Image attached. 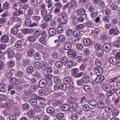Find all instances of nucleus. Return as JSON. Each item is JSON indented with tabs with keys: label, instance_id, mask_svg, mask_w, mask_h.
I'll return each instance as SVG.
<instances>
[{
	"label": "nucleus",
	"instance_id": "nucleus-1",
	"mask_svg": "<svg viewBox=\"0 0 120 120\" xmlns=\"http://www.w3.org/2000/svg\"><path fill=\"white\" fill-rule=\"evenodd\" d=\"M71 75L73 76L76 78L79 77L81 76L83 73L80 72L79 73V70L76 68L72 69L71 70Z\"/></svg>",
	"mask_w": 120,
	"mask_h": 120
},
{
	"label": "nucleus",
	"instance_id": "nucleus-2",
	"mask_svg": "<svg viewBox=\"0 0 120 120\" xmlns=\"http://www.w3.org/2000/svg\"><path fill=\"white\" fill-rule=\"evenodd\" d=\"M94 73L95 75H99L101 74L103 72V69L101 67H96L93 70Z\"/></svg>",
	"mask_w": 120,
	"mask_h": 120
},
{
	"label": "nucleus",
	"instance_id": "nucleus-3",
	"mask_svg": "<svg viewBox=\"0 0 120 120\" xmlns=\"http://www.w3.org/2000/svg\"><path fill=\"white\" fill-rule=\"evenodd\" d=\"M76 3L75 0H72L68 2L65 6V7L68 8H70L72 7H75L76 5Z\"/></svg>",
	"mask_w": 120,
	"mask_h": 120
},
{
	"label": "nucleus",
	"instance_id": "nucleus-4",
	"mask_svg": "<svg viewBox=\"0 0 120 120\" xmlns=\"http://www.w3.org/2000/svg\"><path fill=\"white\" fill-rule=\"evenodd\" d=\"M82 55V53L77 54H75L74 58L76 62L79 63H80L82 61L83 58Z\"/></svg>",
	"mask_w": 120,
	"mask_h": 120
},
{
	"label": "nucleus",
	"instance_id": "nucleus-5",
	"mask_svg": "<svg viewBox=\"0 0 120 120\" xmlns=\"http://www.w3.org/2000/svg\"><path fill=\"white\" fill-rule=\"evenodd\" d=\"M119 31L117 28H111L109 30V33L111 34H113L115 35H117L119 33Z\"/></svg>",
	"mask_w": 120,
	"mask_h": 120
},
{
	"label": "nucleus",
	"instance_id": "nucleus-6",
	"mask_svg": "<svg viewBox=\"0 0 120 120\" xmlns=\"http://www.w3.org/2000/svg\"><path fill=\"white\" fill-rule=\"evenodd\" d=\"M104 79V77L103 76L99 75L95 78V82L96 83H98L101 82Z\"/></svg>",
	"mask_w": 120,
	"mask_h": 120
},
{
	"label": "nucleus",
	"instance_id": "nucleus-7",
	"mask_svg": "<svg viewBox=\"0 0 120 120\" xmlns=\"http://www.w3.org/2000/svg\"><path fill=\"white\" fill-rule=\"evenodd\" d=\"M82 79L85 83L88 82L90 80L89 76L86 75H83L82 77Z\"/></svg>",
	"mask_w": 120,
	"mask_h": 120
},
{
	"label": "nucleus",
	"instance_id": "nucleus-8",
	"mask_svg": "<svg viewBox=\"0 0 120 120\" xmlns=\"http://www.w3.org/2000/svg\"><path fill=\"white\" fill-rule=\"evenodd\" d=\"M64 47L65 49H69L71 47V44L69 41L65 42L64 44Z\"/></svg>",
	"mask_w": 120,
	"mask_h": 120
},
{
	"label": "nucleus",
	"instance_id": "nucleus-9",
	"mask_svg": "<svg viewBox=\"0 0 120 120\" xmlns=\"http://www.w3.org/2000/svg\"><path fill=\"white\" fill-rule=\"evenodd\" d=\"M103 49L105 52L109 51L111 49V45L109 43H106L103 45Z\"/></svg>",
	"mask_w": 120,
	"mask_h": 120
},
{
	"label": "nucleus",
	"instance_id": "nucleus-10",
	"mask_svg": "<svg viewBox=\"0 0 120 120\" xmlns=\"http://www.w3.org/2000/svg\"><path fill=\"white\" fill-rule=\"evenodd\" d=\"M56 33V30L52 28H50L48 31L49 35L51 36H52L55 35Z\"/></svg>",
	"mask_w": 120,
	"mask_h": 120
},
{
	"label": "nucleus",
	"instance_id": "nucleus-11",
	"mask_svg": "<svg viewBox=\"0 0 120 120\" xmlns=\"http://www.w3.org/2000/svg\"><path fill=\"white\" fill-rule=\"evenodd\" d=\"M70 106L68 104H66L63 105L61 107L62 110L64 111H67L70 110Z\"/></svg>",
	"mask_w": 120,
	"mask_h": 120
},
{
	"label": "nucleus",
	"instance_id": "nucleus-12",
	"mask_svg": "<svg viewBox=\"0 0 120 120\" xmlns=\"http://www.w3.org/2000/svg\"><path fill=\"white\" fill-rule=\"evenodd\" d=\"M13 7L15 10H19L21 8V4L20 2L15 3L13 5Z\"/></svg>",
	"mask_w": 120,
	"mask_h": 120
},
{
	"label": "nucleus",
	"instance_id": "nucleus-13",
	"mask_svg": "<svg viewBox=\"0 0 120 120\" xmlns=\"http://www.w3.org/2000/svg\"><path fill=\"white\" fill-rule=\"evenodd\" d=\"M78 104L76 103H73L72 105V106L70 109V111L72 112H73L75 110L77 111V108Z\"/></svg>",
	"mask_w": 120,
	"mask_h": 120
},
{
	"label": "nucleus",
	"instance_id": "nucleus-14",
	"mask_svg": "<svg viewBox=\"0 0 120 120\" xmlns=\"http://www.w3.org/2000/svg\"><path fill=\"white\" fill-rule=\"evenodd\" d=\"M46 81L44 79H41L39 82V85L41 88L44 87L46 84Z\"/></svg>",
	"mask_w": 120,
	"mask_h": 120
},
{
	"label": "nucleus",
	"instance_id": "nucleus-15",
	"mask_svg": "<svg viewBox=\"0 0 120 120\" xmlns=\"http://www.w3.org/2000/svg\"><path fill=\"white\" fill-rule=\"evenodd\" d=\"M9 40V37L6 35H4L2 36L0 38L1 41L3 42H7Z\"/></svg>",
	"mask_w": 120,
	"mask_h": 120
},
{
	"label": "nucleus",
	"instance_id": "nucleus-16",
	"mask_svg": "<svg viewBox=\"0 0 120 120\" xmlns=\"http://www.w3.org/2000/svg\"><path fill=\"white\" fill-rule=\"evenodd\" d=\"M88 103L93 107H95L97 105V102L95 100H90L89 101Z\"/></svg>",
	"mask_w": 120,
	"mask_h": 120
},
{
	"label": "nucleus",
	"instance_id": "nucleus-17",
	"mask_svg": "<svg viewBox=\"0 0 120 120\" xmlns=\"http://www.w3.org/2000/svg\"><path fill=\"white\" fill-rule=\"evenodd\" d=\"M113 108V107L111 105H109L105 107V110L106 112L110 113L112 111Z\"/></svg>",
	"mask_w": 120,
	"mask_h": 120
},
{
	"label": "nucleus",
	"instance_id": "nucleus-18",
	"mask_svg": "<svg viewBox=\"0 0 120 120\" xmlns=\"http://www.w3.org/2000/svg\"><path fill=\"white\" fill-rule=\"evenodd\" d=\"M34 111L33 109H31L27 112V115L30 118H32L34 117Z\"/></svg>",
	"mask_w": 120,
	"mask_h": 120
},
{
	"label": "nucleus",
	"instance_id": "nucleus-19",
	"mask_svg": "<svg viewBox=\"0 0 120 120\" xmlns=\"http://www.w3.org/2000/svg\"><path fill=\"white\" fill-rule=\"evenodd\" d=\"M24 32L26 34H31L34 31V29L31 28V29H25L23 30Z\"/></svg>",
	"mask_w": 120,
	"mask_h": 120
},
{
	"label": "nucleus",
	"instance_id": "nucleus-20",
	"mask_svg": "<svg viewBox=\"0 0 120 120\" xmlns=\"http://www.w3.org/2000/svg\"><path fill=\"white\" fill-rule=\"evenodd\" d=\"M22 41L21 40L17 41L15 43V46L17 48H20L22 45Z\"/></svg>",
	"mask_w": 120,
	"mask_h": 120
},
{
	"label": "nucleus",
	"instance_id": "nucleus-21",
	"mask_svg": "<svg viewBox=\"0 0 120 120\" xmlns=\"http://www.w3.org/2000/svg\"><path fill=\"white\" fill-rule=\"evenodd\" d=\"M13 71L10 70H8L7 71L5 75L8 78H11L13 75Z\"/></svg>",
	"mask_w": 120,
	"mask_h": 120
},
{
	"label": "nucleus",
	"instance_id": "nucleus-22",
	"mask_svg": "<svg viewBox=\"0 0 120 120\" xmlns=\"http://www.w3.org/2000/svg\"><path fill=\"white\" fill-rule=\"evenodd\" d=\"M71 78L69 77H65L63 79V81L64 83L68 84L71 82Z\"/></svg>",
	"mask_w": 120,
	"mask_h": 120
},
{
	"label": "nucleus",
	"instance_id": "nucleus-23",
	"mask_svg": "<svg viewBox=\"0 0 120 120\" xmlns=\"http://www.w3.org/2000/svg\"><path fill=\"white\" fill-rule=\"evenodd\" d=\"M83 88L84 90L86 92L90 91L91 89L90 86L88 85H86L84 86Z\"/></svg>",
	"mask_w": 120,
	"mask_h": 120
},
{
	"label": "nucleus",
	"instance_id": "nucleus-24",
	"mask_svg": "<svg viewBox=\"0 0 120 120\" xmlns=\"http://www.w3.org/2000/svg\"><path fill=\"white\" fill-rule=\"evenodd\" d=\"M109 61L110 64L114 65L116 62H117V60L115 57H112L109 58Z\"/></svg>",
	"mask_w": 120,
	"mask_h": 120
},
{
	"label": "nucleus",
	"instance_id": "nucleus-25",
	"mask_svg": "<svg viewBox=\"0 0 120 120\" xmlns=\"http://www.w3.org/2000/svg\"><path fill=\"white\" fill-rule=\"evenodd\" d=\"M83 43L86 46H88L90 44V41L89 39L86 38L83 40Z\"/></svg>",
	"mask_w": 120,
	"mask_h": 120
},
{
	"label": "nucleus",
	"instance_id": "nucleus-26",
	"mask_svg": "<svg viewBox=\"0 0 120 120\" xmlns=\"http://www.w3.org/2000/svg\"><path fill=\"white\" fill-rule=\"evenodd\" d=\"M84 46L81 43L77 44L76 45V49L79 51H81L83 49Z\"/></svg>",
	"mask_w": 120,
	"mask_h": 120
},
{
	"label": "nucleus",
	"instance_id": "nucleus-27",
	"mask_svg": "<svg viewBox=\"0 0 120 120\" xmlns=\"http://www.w3.org/2000/svg\"><path fill=\"white\" fill-rule=\"evenodd\" d=\"M67 84L65 83H62L60 84V87L62 90L65 91L68 88V86Z\"/></svg>",
	"mask_w": 120,
	"mask_h": 120
},
{
	"label": "nucleus",
	"instance_id": "nucleus-28",
	"mask_svg": "<svg viewBox=\"0 0 120 120\" xmlns=\"http://www.w3.org/2000/svg\"><path fill=\"white\" fill-rule=\"evenodd\" d=\"M66 64L68 67L69 68H71L73 66V61L71 60H68L66 62Z\"/></svg>",
	"mask_w": 120,
	"mask_h": 120
},
{
	"label": "nucleus",
	"instance_id": "nucleus-29",
	"mask_svg": "<svg viewBox=\"0 0 120 120\" xmlns=\"http://www.w3.org/2000/svg\"><path fill=\"white\" fill-rule=\"evenodd\" d=\"M59 88V86L56 84L54 85L53 86L51 87L50 89L51 91H54L58 90Z\"/></svg>",
	"mask_w": 120,
	"mask_h": 120
},
{
	"label": "nucleus",
	"instance_id": "nucleus-30",
	"mask_svg": "<svg viewBox=\"0 0 120 120\" xmlns=\"http://www.w3.org/2000/svg\"><path fill=\"white\" fill-rule=\"evenodd\" d=\"M48 67V64L47 62L44 63L41 65V69L43 71H45L47 69Z\"/></svg>",
	"mask_w": 120,
	"mask_h": 120
},
{
	"label": "nucleus",
	"instance_id": "nucleus-31",
	"mask_svg": "<svg viewBox=\"0 0 120 120\" xmlns=\"http://www.w3.org/2000/svg\"><path fill=\"white\" fill-rule=\"evenodd\" d=\"M116 91L115 89L113 88L111 90L107 92L106 93L107 95L109 97L112 95Z\"/></svg>",
	"mask_w": 120,
	"mask_h": 120
},
{
	"label": "nucleus",
	"instance_id": "nucleus-32",
	"mask_svg": "<svg viewBox=\"0 0 120 120\" xmlns=\"http://www.w3.org/2000/svg\"><path fill=\"white\" fill-rule=\"evenodd\" d=\"M46 111L49 113H52L54 111V108L51 106L48 107L46 108Z\"/></svg>",
	"mask_w": 120,
	"mask_h": 120
},
{
	"label": "nucleus",
	"instance_id": "nucleus-33",
	"mask_svg": "<svg viewBox=\"0 0 120 120\" xmlns=\"http://www.w3.org/2000/svg\"><path fill=\"white\" fill-rule=\"evenodd\" d=\"M103 88L105 91H108L110 90L112 87L110 85L107 84L104 85Z\"/></svg>",
	"mask_w": 120,
	"mask_h": 120
},
{
	"label": "nucleus",
	"instance_id": "nucleus-34",
	"mask_svg": "<svg viewBox=\"0 0 120 120\" xmlns=\"http://www.w3.org/2000/svg\"><path fill=\"white\" fill-rule=\"evenodd\" d=\"M6 91V87L5 85L3 84H0V91L5 92Z\"/></svg>",
	"mask_w": 120,
	"mask_h": 120
},
{
	"label": "nucleus",
	"instance_id": "nucleus-35",
	"mask_svg": "<svg viewBox=\"0 0 120 120\" xmlns=\"http://www.w3.org/2000/svg\"><path fill=\"white\" fill-rule=\"evenodd\" d=\"M96 53L97 56H101L103 54V51L101 49H97L96 51Z\"/></svg>",
	"mask_w": 120,
	"mask_h": 120
},
{
	"label": "nucleus",
	"instance_id": "nucleus-36",
	"mask_svg": "<svg viewBox=\"0 0 120 120\" xmlns=\"http://www.w3.org/2000/svg\"><path fill=\"white\" fill-rule=\"evenodd\" d=\"M78 14L79 15H84L86 13V11L84 9L78 10L77 11Z\"/></svg>",
	"mask_w": 120,
	"mask_h": 120
},
{
	"label": "nucleus",
	"instance_id": "nucleus-37",
	"mask_svg": "<svg viewBox=\"0 0 120 120\" xmlns=\"http://www.w3.org/2000/svg\"><path fill=\"white\" fill-rule=\"evenodd\" d=\"M90 51L89 49L87 48H84L83 50V55L87 56L89 53Z\"/></svg>",
	"mask_w": 120,
	"mask_h": 120
},
{
	"label": "nucleus",
	"instance_id": "nucleus-38",
	"mask_svg": "<svg viewBox=\"0 0 120 120\" xmlns=\"http://www.w3.org/2000/svg\"><path fill=\"white\" fill-rule=\"evenodd\" d=\"M95 64L98 67H101L102 64V62L101 60L98 59H96L95 60Z\"/></svg>",
	"mask_w": 120,
	"mask_h": 120
},
{
	"label": "nucleus",
	"instance_id": "nucleus-39",
	"mask_svg": "<svg viewBox=\"0 0 120 120\" xmlns=\"http://www.w3.org/2000/svg\"><path fill=\"white\" fill-rule=\"evenodd\" d=\"M27 39L30 42H34L36 40V37L33 36H29L27 38Z\"/></svg>",
	"mask_w": 120,
	"mask_h": 120
},
{
	"label": "nucleus",
	"instance_id": "nucleus-40",
	"mask_svg": "<svg viewBox=\"0 0 120 120\" xmlns=\"http://www.w3.org/2000/svg\"><path fill=\"white\" fill-rule=\"evenodd\" d=\"M97 105L98 107L100 108H103L105 105L104 102L101 101H98L97 102Z\"/></svg>",
	"mask_w": 120,
	"mask_h": 120
},
{
	"label": "nucleus",
	"instance_id": "nucleus-41",
	"mask_svg": "<svg viewBox=\"0 0 120 120\" xmlns=\"http://www.w3.org/2000/svg\"><path fill=\"white\" fill-rule=\"evenodd\" d=\"M46 91L44 90L41 89L38 90V94L41 96L45 95V94Z\"/></svg>",
	"mask_w": 120,
	"mask_h": 120
},
{
	"label": "nucleus",
	"instance_id": "nucleus-42",
	"mask_svg": "<svg viewBox=\"0 0 120 120\" xmlns=\"http://www.w3.org/2000/svg\"><path fill=\"white\" fill-rule=\"evenodd\" d=\"M63 63L60 61H57L55 63L56 67L58 68H60L63 65Z\"/></svg>",
	"mask_w": 120,
	"mask_h": 120
},
{
	"label": "nucleus",
	"instance_id": "nucleus-43",
	"mask_svg": "<svg viewBox=\"0 0 120 120\" xmlns=\"http://www.w3.org/2000/svg\"><path fill=\"white\" fill-rule=\"evenodd\" d=\"M18 31V29L16 27H15L11 29V33L13 34H16L17 33Z\"/></svg>",
	"mask_w": 120,
	"mask_h": 120
},
{
	"label": "nucleus",
	"instance_id": "nucleus-44",
	"mask_svg": "<svg viewBox=\"0 0 120 120\" xmlns=\"http://www.w3.org/2000/svg\"><path fill=\"white\" fill-rule=\"evenodd\" d=\"M34 53V50L32 49H29L27 52V55L29 56H32Z\"/></svg>",
	"mask_w": 120,
	"mask_h": 120
},
{
	"label": "nucleus",
	"instance_id": "nucleus-45",
	"mask_svg": "<svg viewBox=\"0 0 120 120\" xmlns=\"http://www.w3.org/2000/svg\"><path fill=\"white\" fill-rule=\"evenodd\" d=\"M58 38L60 42H64L65 40L64 36L62 34L60 35L58 37Z\"/></svg>",
	"mask_w": 120,
	"mask_h": 120
},
{
	"label": "nucleus",
	"instance_id": "nucleus-46",
	"mask_svg": "<svg viewBox=\"0 0 120 120\" xmlns=\"http://www.w3.org/2000/svg\"><path fill=\"white\" fill-rule=\"evenodd\" d=\"M51 15H45L43 18L44 20L46 21H48L52 19Z\"/></svg>",
	"mask_w": 120,
	"mask_h": 120
},
{
	"label": "nucleus",
	"instance_id": "nucleus-47",
	"mask_svg": "<svg viewBox=\"0 0 120 120\" xmlns=\"http://www.w3.org/2000/svg\"><path fill=\"white\" fill-rule=\"evenodd\" d=\"M83 110L85 111H89L90 109V107L88 105L85 104L83 106Z\"/></svg>",
	"mask_w": 120,
	"mask_h": 120
},
{
	"label": "nucleus",
	"instance_id": "nucleus-48",
	"mask_svg": "<svg viewBox=\"0 0 120 120\" xmlns=\"http://www.w3.org/2000/svg\"><path fill=\"white\" fill-rule=\"evenodd\" d=\"M73 34L75 37H77L80 35V33L79 31L76 30L74 31Z\"/></svg>",
	"mask_w": 120,
	"mask_h": 120
},
{
	"label": "nucleus",
	"instance_id": "nucleus-49",
	"mask_svg": "<svg viewBox=\"0 0 120 120\" xmlns=\"http://www.w3.org/2000/svg\"><path fill=\"white\" fill-rule=\"evenodd\" d=\"M31 97L33 99H35L37 98V99H39V100L41 99V97L37 96L35 94L31 93Z\"/></svg>",
	"mask_w": 120,
	"mask_h": 120
},
{
	"label": "nucleus",
	"instance_id": "nucleus-50",
	"mask_svg": "<svg viewBox=\"0 0 120 120\" xmlns=\"http://www.w3.org/2000/svg\"><path fill=\"white\" fill-rule=\"evenodd\" d=\"M30 104L32 105H35L37 104V101L35 99H31L30 101Z\"/></svg>",
	"mask_w": 120,
	"mask_h": 120
},
{
	"label": "nucleus",
	"instance_id": "nucleus-51",
	"mask_svg": "<svg viewBox=\"0 0 120 120\" xmlns=\"http://www.w3.org/2000/svg\"><path fill=\"white\" fill-rule=\"evenodd\" d=\"M63 30V28L62 26H59L57 28V31L58 33H62Z\"/></svg>",
	"mask_w": 120,
	"mask_h": 120
},
{
	"label": "nucleus",
	"instance_id": "nucleus-52",
	"mask_svg": "<svg viewBox=\"0 0 120 120\" xmlns=\"http://www.w3.org/2000/svg\"><path fill=\"white\" fill-rule=\"evenodd\" d=\"M2 106L4 108L8 109L10 107V104L9 102H6L3 104Z\"/></svg>",
	"mask_w": 120,
	"mask_h": 120
},
{
	"label": "nucleus",
	"instance_id": "nucleus-53",
	"mask_svg": "<svg viewBox=\"0 0 120 120\" xmlns=\"http://www.w3.org/2000/svg\"><path fill=\"white\" fill-rule=\"evenodd\" d=\"M41 117L44 120H48L49 118V117L45 113H42L40 114Z\"/></svg>",
	"mask_w": 120,
	"mask_h": 120
},
{
	"label": "nucleus",
	"instance_id": "nucleus-54",
	"mask_svg": "<svg viewBox=\"0 0 120 120\" xmlns=\"http://www.w3.org/2000/svg\"><path fill=\"white\" fill-rule=\"evenodd\" d=\"M34 56L35 59L39 60L41 58V56L40 54L38 52H36L34 54Z\"/></svg>",
	"mask_w": 120,
	"mask_h": 120
},
{
	"label": "nucleus",
	"instance_id": "nucleus-55",
	"mask_svg": "<svg viewBox=\"0 0 120 120\" xmlns=\"http://www.w3.org/2000/svg\"><path fill=\"white\" fill-rule=\"evenodd\" d=\"M54 82L56 84H59L60 83V79L57 77H55L54 79Z\"/></svg>",
	"mask_w": 120,
	"mask_h": 120
},
{
	"label": "nucleus",
	"instance_id": "nucleus-56",
	"mask_svg": "<svg viewBox=\"0 0 120 120\" xmlns=\"http://www.w3.org/2000/svg\"><path fill=\"white\" fill-rule=\"evenodd\" d=\"M119 112V111L118 110L115 109L113 111L112 114L113 116H115L118 115Z\"/></svg>",
	"mask_w": 120,
	"mask_h": 120
},
{
	"label": "nucleus",
	"instance_id": "nucleus-57",
	"mask_svg": "<svg viewBox=\"0 0 120 120\" xmlns=\"http://www.w3.org/2000/svg\"><path fill=\"white\" fill-rule=\"evenodd\" d=\"M15 56L16 59L19 60L21 58L22 54L19 52H17L15 54Z\"/></svg>",
	"mask_w": 120,
	"mask_h": 120
},
{
	"label": "nucleus",
	"instance_id": "nucleus-58",
	"mask_svg": "<svg viewBox=\"0 0 120 120\" xmlns=\"http://www.w3.org/2000/svg\"><path fill=\"white\" fill-rule=\"evenodd\" d=\"M7 54L8 56L10 58H11L13 57L14 55L13 51H8V52Z\"/></svg>",
	"mask_w": 120,
	"mask_h": 120
},
{
	"label": "nucleus",
	"instance_id": "nucleus-59",
	"mask_svg": "<svg viewBox=\"0 0 120 120\" xmlns=\"http://www.w3.org/2000/svg\"><path fill=\"white\" fill-rule=\"evenodd\" d=\"M37 86L34 85L31 86L30 87V91L33 92L36 90Z\"/></svg>",
	"mask_w": 120,
	"mask_h": 120
},
{
	"label": "nucleus",
	"instance_id": "nucleus-60",
	"mask_svg": "<svg viewBox=\"0 0 120 120\" xmlns=\"http://www.w3.org/2000/svg\"><path fill=\"white\" fill-rule=\"evenodd\" d=\"M16 21V22L15 26L16 28L20 27L22 23L21 20L18 19V20Z\"/></svg>",
	"mask_w": 120,
	"mask_h": 120
},
{
	"label": "nucleus",
	"instance_id": "nucleus-61",
	"mask_svg": "<svg viewBox=\"0 0 120 120\" xmlns=\"http://www.w3.org/2000/svg\"><path fill=\"white\" fill-rule=\"evenodd\" d=\"M30 61L29 59H26L23 60V65L25 66H27L29 64Z\"/></svg>",
	"mask_w": 120,
	"mask_h": 120
},
{
	"label": "nucleus",
	"instance_id": "nucleus-62",
	"mask_svg": "<svg viewBox=\"0 0 120 120\" xmlns=\"http://www.w3.org/2000/svg\"><path fill=\"white\" fill-rule=\"evenodd\" d=\"M78 118V116L75 114H72L71 116V118L72 120H77Z\"/></svg>",
	"mask_w": 120,
	"mask_h": 120
},
{
	"label": "nucleus",
	"instance_id": "nucleus-63",
	"mask_svg": "<svg viewBox=\"0 0 120 120\" xmlns=\"http://www.w3.org/2000/svg\"><path fill=\"white\" fill-rule=\"evenodd\" d=\"M25 22L26 25V26H30L31 23V22L30 20V19H26V20Z\"/></svg>",
	"mask_w": 120,
	"mask_h": 120
},
{
	"label": "nucleus",
	"instance_id": "nucleus-64",
	"mask_svg": "<svg viewBox=\"0 0 120 120\" xmlns=\"http://www.w3.org/2000/svg\"><path fill=\"white\" fill-rule=\"evenodd\" d=\"M64 115L63 113H60L56 116V118L58 120H60L63 118Z\"/></svg>",
	"mask_w": 120,
	"mask_h": 120
}]
</instances>
